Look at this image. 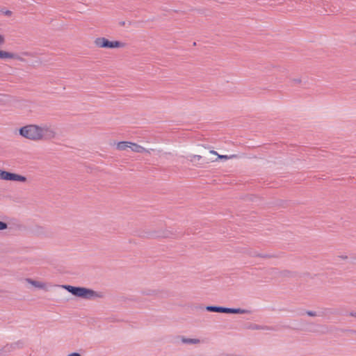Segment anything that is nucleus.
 Instances as JSON below:
<instances>
[{"mask_svg": "<svg viewBox=\"0 0 356 356\" xmlns=\"http://www.w3.org/2000/svg\"><path fill=\"white\" fill-rule=\"evenodd\" d=\"M305 314L307 315H308L309 316H325V315H327V314H330V315H335L337 314V312L333 310V309H325V312L322 314H317V313L314 311H311V310H307L305 312Z\"/></svg>", "mask_w": 356, "mask_h": 356, "instance_id": "10", "label": "nucleus"}, {"mask_svg": "<svg viewBox=\"0 0 356 356\" xmlns=\"http://www.w3.org/2000/svg\"><path fill=\"white\" fill-rule=\"evenodd\" d=\"M339 257L343 260H346L348 258L347 255H340V256H339Z\"/></svg>", "mask_w": 356, "mask_h": 356, "instance_id": "23", "label": "nucleus"}, {"mask_svg": "<svg viewBox=\"0 0 356 356\" xmlns=\"http://www.w3.org/2000/svg\"><path fill=\"white\" fill-rule=\"evenodd\" d=\"M5 42V38L3 35L0 34V44H2Z\"/></svg>", "mask_w": 356, "mask_h": 356, "instance_id": "21", "label": "nucleus"}, {"mask_svg": "<svg viewBox=\"0 0 356 356\" xmlns=\"http://www.w3.org/2000/svg\"><path fill=\"white\" fill-rule=\"evenodd\" d=\"M218 153L214 150H211L207 153L204 154V157L206 159V163H209L211 162H214L218 161L217 159Z\"/></svg>", "mask_w": 356, "mask_h": 356, "instance_id": "11", "label": "nucleus"}, {"mask_svg": "<svg viewBox=\"0 0 356 356\" xmlns=\"http://www.w3.org/2000/svg\"><path fill=\"white\" fill-rule=\"evenodd\" d=\"M130 149L134 152H137V153L146 152L148 154H151V152L154 150V149H146L145 148L140 146V145H138L137 143H131V142H130Z\"/></svg>", "mask_w": 356, "mask_h": 356, "instance_id": "9", "label": "nucleus"}, {"mask_svg": "<svg viewBox=\"0 0 356 356\" xmlns=\"http://www.w3.org/2000/svg\"><path fill=\"white\" fill-rule=\"evenodd\" d=\"M305 324L308 325H310V326H314L315 325V323H312V322H310V323H305Z\"/></svg>", "mask_w": 356, "mask_h": 356, "instance_id": "27", "label": "nucleus"}, {"mask_svg": "<svg viewBox=\"0 0 356 356\" xmlns=\"http://www.w3.org/2000/svg\"><path fill=\"white\" fill-rule=\"evenodd\" d=\"M68 356H81V355L78 353H73L70 354Z\"/></svg>", "mask_w": 356, "mask_h": 356, "instance_id": "25", "label": "nucleus"}, {"mask_svg": "<svg viewBox=\"0 0 356 356\" xmlns=\"http://www.w3.org/2000/svg\"><path fill=\"white\" fill-rule=\"evenodd\" d=\"M63 287L73 296L83 299L92 300L97 298H102V294L90 289L70 285H63Z\"/></svg>", "mask_w": 356, "mask_h": 356, "instance_id": "2", "label": "nucleus"}, {"mask_svg": "<svg viewBox=\"0 0 356 356\" xmlns=\"http://www.w3.org/2000/svg\"><path fill=\"white\" fill-rule=\"evenodd\" d=\"M202 156L200 155H191L187 157V159L191 162L200 161Z\"/></svg>", "mask_w": 356, "mask_h": 356, "instance_id": "17", "label": "nucleus"}, {"mask_svg": "<svg viewBox=\"0 0 356 356\" xmlns=\"http://www.w3.org/2000/svg\"><path fill=\"white\" fill-rule=\"evenodd\" d=\"M130 149V142L129 141H121L116 143V149L120 151L127 150Z\"/></svg>", "mask_w": 356, "mask_h": 356, "instance_id": "12", "label": "nucleus"}, {"mask_svg": "<svg viewBox=\"0 0 356 356\" xmlns=\"http://www.w3.org/2000/svg\"><path fill=\"white\" fill-rule=\"evenodd\" d=\"M174 234L168 229L154 230L149 232L147 236L152 238H170Z\"/></svg>", "mask_w": 356, "mask_h": 356, "instance_id": "7", "label": "nucleus"}, {"mask_svg": "<svg viewBox=\"0 0 356 356\" xmlns=\"http://www.w3.org/2000/svg\"><path fill=\"white\" fill-rule=\"evenodd\" d=\"M282 273L284 275H288V274H290V272H289V271H286V270H285V271H283Z\"/></svg>", "mask_w": 356, "mask_h": 356, "instance_id": "28", "label": "nucleus"}, {"mask_svg": "<svg viewBox=\"0 0 356 356\" xmlns=\"http://www.w3.org/2000/svg\"><path fill=\"white\" fill-rule=\"evenodd\" d=\"M193 45L197 44H196V42H193Z\"/></svg>", "mask_w": 356, "mask_h": 356, "instance_id": "31", "label": "nucleus"}, {"mask_svg": "<svg viewBox=\"0 0 356 356\" xmlns=\"http://www.w3.org/2000/svg\"><path fill=\"white\" fill-rule=\"evenodd\" d=\"M22 56H29L33 57L34 55L31 53L24 51L22 52L20 54H15L12 52L5 51L0 50V58H14L17 60H19L21 61H24V58Z\"/></svg>", "mask_w": 356, "mask_h": 356, "instance_id": "5", "label": "nucleus"}, {"mask_svg": "<svg viewBox=\"0 0 356 356\" xmlns=\"http://www.w3.org/2000/svg\"><path fill=\"white\" fill-rule=\"evenodd\" d=\"M349 316L356 318V312H350Z\"/></svg>", "mask_w": 356, "mask_h": 356, "instance_id": "24", "label": "nucleus"}, {"mask_svg": "<svg viewBox=\"0 0 356 356\" xmlns=\"http://www.w3.org/2000/svg\"><path fill=\"white\" fill-rule=\"evenodd\" d=\"M26 282L38 289L45 288V284L41 282L35 281L30 278H26Z\"/></svg>", "mask_w": 356, "mask_h": 356, "instance_id": "13", "label": "nucleus"}, {"mask_svg": "<svg viewBox=\"0 0 356 356\" xmlns=\"http://www.w3.org/2000/svg\"><path fill=\"white\" fill-rule=\"evenodd\" d=\"M7 227H8V224L6 222L0 221V230L6 229H7Z\"/></svg>", "mask_w": 356, "mask_h": 356, "instance_id": "20", "label": "nucleus"}, {"mask_svg": "<svg viewBox=\"0 0 356 356\" xmlns=\"http://www.w3.org/2000/svg\"><path fill=\"white\" fill-rule=\"evenodd\" d=\"M249 254L251 257H261V258H264V259H270V258L274 257L273 255H270V254H259L256 252H250Z\"/></svg>", "mask_w": 356, "mask_h": 356, "instance_id": "15", "label": "nucleus"}, {"mask_svg": "<svg viewBox=\"0 0 356 356\" xmlns=\"http://www.w3.org/2000/svg\"><path fill=\"white\" fill-rule=\"evenodd\" d=\"M0 179L3 180L17 181L21 182H25L26 181V177L24 176L2 170H0Z\"/></svg>", "mask_w": 356, "mask_h": 356, "instance_id": "4", "label": "nucleus"}, {"mask_svg": "<svg viewBox=\"0 0 356 356\" xmlns=\"http://www.w3.org/2000/svg\"><path fill=\"white\" fill-rule=\"evenodd\" d=\"M0 13H2L8 17H10L13 15V12L9 10H6L4 8L0 9Z\"/></svg>", "mask_w": 356, "mask_h": 356, "instance_id": "18", "label": "nucleus"}, {"mask_svg": "<svg viewBox=\"0 0 356 356\" xmlns=\"http://www.w3.org/2000/svg\"><path fill=\"white\" fill-rule=\"evenodd\" d=\"M19 134L31 140H48L56 136L54 129L48 124H29L19 129Z\"/></svg>", "mask_w": 356, "mask_h": 356, "instance_id": "1", "label": "nucleus"}, {"mask_svg": "<svg viewBox=\"0 0 356 356\" xmlns=\"http://www.w3.org/2000/svg\"><path fill=\"white\" fill-rule=\"evenodd\" d=\"M181 341L184 343H190V344H197L200 342L198 339H188L184 337H181Z\"/></svg>", "mask_w": 356, "mask_h": 356, "instance_id": "14", "label": "nucleus"}, {"mask_svg": "<svg viewBox=\"0 0 356 356\" xmlns=\"http://www.w3.org/2000/svg\"><path fill=\"white\" fill-rule=\"evenodd\" d=\"M95 44H126L125 42L119 40H109L105 38H97L94 41Z\"/></svg>", "mask_w": 356, "mask_h": 356, "instance_id": "8", "label": "nucleus"}, {"mask_svg": "<svg viewBox=\"0 0 356 356\" xmlns=\"http://www.w3.org/2000/svg\"><path fill=\"white\" fill-rule=\"evenodd\" d=\"M234 157H236V155H232L230 156H228L227 155H219L218 154L217 155V159H232V158H234Z\"/></svg>", "mask_w": 356, "mask_h": 356, "instance_id": "19", "label": "nucleus"}, {"mask_svg": "<svg viewBox=\"0 0 356 356\" xmlns=\"http://www.w3.org/2000/svg\"><path fill=\"white\" fill-rule=\"evenodd\" d=\"M119 24H120V26H124L125 25V22L122 21V22H120Z\"/></svg>", "mask_w": 356, "mask_h": 356, "instance_id": "29", "label": "nucleus"}, {"mask_svg": "<svg viewBox=\"0 0 356 356\" xmlns=\"http://www.w3.org/2000/svg\"><path fill=\"white\" fill-rule=\"evenodd\" d=\"M293 81L296 83H300L302 81H301V79L297 78V79H293Z\"/></svg>", "mask_w": 356, "mask_h": 356, "instance_id": "22", "label": "nucleus"}, {"mask_svg": "<svg viewBox=\"0 0 356 356\" xmlns=\"http://www.w3.org/2000/svg\"><path fill=\"white\" fill-rule=\"evenodd\" d=\"M206 309L208 312H219V313H226V314H246L249 312L245 309H233V308H227L223 307H218V306H207Z\"/></svg>", "mask_w": 356, "mask_h": 356, "instance_id": "3", "label": "nucleus"}, {"mask_svg": "<svg viewBox=\"0 0 356 356\" xmlns=\"http://www.w3.org/2000/svg\"><path fill=\"white\" fill-rule=\"evenodd\" d=\"M102 47H109V48H113V47H118L119 46H113V45H111V46H102Z\"/></svg>", "mask_w": 356, "mask_h": 356, "instance_id": "26", "label": "nucleus"}, {"mask_svg": "<svg viewBox=\"0 0 356 356\" xmlns=\"http://www.w3.org/2000/svg\"><path fill=\"white\" fill-rule=\"evenodd\" d=\"M248 328L251 330H270L268 327H264L257 324H251L248 326Z\"/></svg>", "mask_w": 356, "mask_h": 356, "instance_id": "16", "label": "nucleus"}, {"mask_svg": "<svg viewBox=\"0 0 356 356\" xmlns=\"http://www.w3.org/2000/svg\"><path fill=\"white\" fill-rule=\"evenodd\" d=\"M24 343L22 341H18L13 343H8L3 346H0V356H5L7 353L13 351L16 348H21L23 347Z\"/></svg>", "mask_w": 356, "mask_h": 356, "instance_id": "6", "label": "nucleus"}, {"mask_svg": "<svg viewBox=\"0 0 356 356\" xmlns=\"http://www.w3.org/2000/svg\"><path fill=\"white\" fill-rule=\"evenodd\" d=\"M309 331L310 332H314L315 330H312V329H309Z\"/></svg>", "mask_w": 356, "mask_h": 356, "instance_id": "30", "label": "nucleus"}]
</instances>
